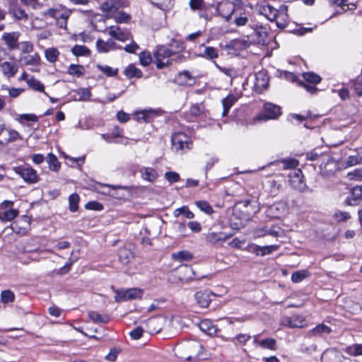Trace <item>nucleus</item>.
Listing matches in <instances>:
<instances>
[{
  "label": "nucleus",
  "mask_w": 362,
  "mask_h": 362,
  "mask_svg": "<svg viewBox=\"0 0 362 362\" xmlns=\"http://www.w3.org/2000/svg\"><path fill=\"white\" fill-rule=\"evenodd\" d=\"M153 114L152 111L143 110L137 113V120L148 122L150 121L151 115Z\"/></svg>",
  "instance_id": "obj_55"
},
{
  "label": "nucleus",
  "mask_w": 362,
  "mask_h": 362,
  "mask_svg": "<svg viewBox=\"0 0 362 362\" xmlns=\"http://www.w3.org/2000/svg\"><path fill=\"white\" fill-rule=\"evenodd\" d=\"M189 6L192 10H203L204 2L203 0H190Z\"/></svg>",
  "instance_id": "obj_56"
},
{
  "label": "nucleus",
  "mask_w": 362,
  "mask_h": 362,
  "mask_svg": "<svg viewBox=\"0 0 362 362\" xmlns=\"http://www.w3.org/2000/svg\"><path fill=\"white\" fill-rule=\"evenodd\" d=\"M47 162L49 165V168L52 171L57 172L61 168V164L59 162L57 156L52 153H48L47 156Z\"/></svg>",
  "instance_id": "obj_26"
},
{
  "label": "nucleus",
  "mask_w": 362,
  "mask_h": 362,
  "mask_svg": "<svg viewBox=\"0 0 362 362\" xmlns=\"http://www.w3.org/2000/svg\"><path fill=\"white\" fill-rule=\"evenodd\" d=\"M152 61L151 55L148 52H141L139 54V62L140 64L146 66L151 64Z\"/></svg>",
  "instance_id": "obj_49"
},
{
  "label": "nucleus",
  "mask_w": 362,
  "mask_h": 362,
  "mask_svg": "<svg viewBox=\"0 0 362 362\" xmlns=\"http://www.w3.org/2000/svg\"><path fill=\"white\" fill-rule=\"evenodd\" d=\"M1 66L4 74L8 78L13 76L18 69L17 65L9 62H4Z\"/></svg>",
  "instance_id": "obj_21"
},
{
  "label": "nucleus",
  "mask_w": 362,
  "mask_h": 362,
  "mask_svg": "<svg viewBox=\"0 0 362 362\" xmlns=\"http://www.w3.org/2000/svg\"><path fill=\"white\" fill-rule=\"evenodd\" d=\"M303 77L305 81L314 85H317L321 81V78L320 77V76L313 72L303 73Z\"/></svg>",
  "instance_id": "obj_40"
},
{
  "label": "nucleus",
  "mask_w": 362,
  "mask_h": 362,
  "mask_svg": "<svg viewBox=\"0 0 362 362\" xmlns=\"http://www.w3.org/2000/svg\"><path fill=\"white\" fill-rule=\"evenodd\" d=\"M8 138L5 139L4 141H0L1 144H6L8 143H11V142H13L17 140H19V139H22V137L20 135V134L16 130L8 129Z\"/></svg>",
  "instance_id": "obj_41"
},
{
  "label": "nucleus",
  "mask_w": 362,
  "mask_h": 362,
  "mask_svg": "<svg viewBox=\"0 0 362 362\" xmlns=\"http://www.w3.org/2000/svg\"><path fill=\"white\" fill-rule=\"evenodd\" d=\"M278 247L276 245H267V246H256L255 252L257 255L260 254L262 256L270 254L273 251L276 250Z\"/></svg>",
  "instance_id": "obj_39"
},
{
  "label": "nucleus",
  "mask_w": 362,
  "mask_h": 362,
  "mask_svg": "<svg viewBox=\"0 0 362 362\" xmlns=\"http://www.w3.org/2000/svg\"><path fill=\"white\" fill-rule=\"evenodd\" d=\"M200 56L207 59H216L218 57V50L213 47H204V51Z\"/></svg>",
  "instance_id": "obj_28"
},
{
  "label": "nucleus",
  "mask_w": 362,
  "mask_h": 362,
  "mask_svg": "<svg viewBox=\"0 0 362 362\" xmlns=\"http://www.w3.org/2000/svg\"><path fill=\"white\" fill-rule=\"evenodd\" d=\"M88 315L89 318L94 322L107 323L109 321L108 316L101 315L95 311H90Z\"/></svg>",
  "instance_id": "obj_37"
},
{
  "label": "nucleus",
  "mask_w": 362,
  "mask_h": 362,
  "mask_svg": "<svg viewBox=\"0 0 362 362\" xmlns=\"http://www.w3.org/2000/svg\"><path fill=\"white\" fill-rule=\"evenodd\" d=\"M68 74L76 77H81L85 73V68L79 64H71L67 71Z\"/></svg>",
  "instance_id": "obj_31"
},
{
  "label": "nucleus",
  "mask_w": 362,
  "mask_h": 362,
  "mask_svg": "<svg viewBox=\"0 0 362 362\" xmlns=\"http://www.w3.org/2000/svg\"><path fill=\"white\" fill-rule=\"evenodd\" d=\"M21 62L24 65H36L40 61V57L37 54L33 55H26L21 59Z\"/></svg>",
  "instance_id": "obj_34"
},
{
  "label": "nucleus",
  "mask_w": 362,
  "mask_h": 362,
  "mask_svg": "<svg viewBox=\"0 0 362 362\" xmlns=\"http://www.w3.org/2000/svg\"><path fill=\"white\" fill-rule=\"evenodd\" d=\"M45 53L46 59L51 63L55 62L59 54V52L56 48L47 49Z\"/></svg>",
  "instance_id": "obj_42"
},
{
  "label": "nucleus",
  "mask_w": 362,
  "mask_h": 362,
  "mask_svg": "<svg viewBox=\"0 0 362 362\" xmlns=\"http://www.w3.org/2000/svg\"><path fill=\"white\" fill-rule=\"evenodd\" d=\"M334 217L337 221H345L351 218L349 212L337 211L334 214Z\"/></svg>",
  "instance_id": "obj_57"
},
{
  "label": "nucleus",
  "mask_w": 362,
  "mask_h": 362,
  "mask_svg": "<svg viewBox=\"0 0 362 362\" xmlns=\"http://www.w3.org/2000/svg\"><path fill=\"white\" fill-rule=\"evenodd\" d=\"M97 68L105 74L107 76L112 77L115 76L118 74V69L109 66L107 65L98 64Z\"/></svg>",
  "instance_id": "obj_35"
},
{
  "label": "nucleus",
  "mask_w": 362,
  "mask_h": 362,
  "mask_svg": "<svg viewBox=\"0 0 362 362\" xmlns=\"http://www.w3.org/2000/svg\"><path fill=\"white\" fill-rule=\"evenodd\" d=\"M15 298V295L11 290L3 291L1 293V300L4 303L13 302Z\"/></svg>",
  "instance_id": "obj_47"
},
{
  "label": "nucleus",
  "mask_w": 362,
  "mask_h": 362,
  "mask_svg": "<svg viewBox=\"0 0 362 362\" xmlns=\"http://www.w3.org/2000/svg\"><path fill=\"white\" fill-rule=\"evenodd\" d=\"M201 331L205 334L212 336L217 332L216 327L209 320H204L199 325Z\"/></svg>",
  "instance_id": "obj_20"
},
{
  "label": "nucleus",
  "mask_w": 362,
  "mask_h": 362,
  "mask_svg": "<svg viewBox=\"0 0 362 362\" xmlns=\"http://www.w3.org/2000/svg\"><path fill=\"white\" fill-rule=\"evenodd\" d=\"M214 293L209 291H200L194 293V298L197 305L201 308H207L211 302V296Z\"/></svg>",
  "instance_id": "obj_15"
},
{
  "label": "nucleus",
  "mask_w": 362,
  "mask_h": 362,
  "mask_svg": "<svg viewBox=\"0 0 362 362\" xmlns=\"http://www.w3.org/2000/svg\"><path fill=\"white\" fill-rule=\"evenodd\" d=\"M181 214H182L185 218L188 219H191L194 217V214L191 211H189L188 206H187L177 208L173 211V216L175 217H178Z\"/></svg>",
  "instance_id": "obj_33"
},
{
  "label": "nucleus",
  "mask_w": 362,
  "mask_h": 362,
  "mask_svg": "<svg viewBox=\"0 0 362 362\" xmlns=\"http://www.w3.org/2000/svg\"><path fill=\"white\" fill-rule=\"evenodd\" d=\"M362 163V156L358 154L350 156L348 157L346 160V165L348 166H353Z\"/></svg>",
  "instance_id": "obj_52"
},
{
  "label": "nucleus",
  "mask_w": 362,
  "mask_h": 362,
  "mask_svg": "<svg viewBox=\"0 0 362 362\" xmlns=\"http://www.w3.org/2000/svg\"><path fill=\"white\" fill-rule=\"evenodd\" d=\"M261 13L271 21L277 18L286 17V13L284 10L278 11L270 5L263 6Z\"/></svg>",
  "instance_id": "obj_16"
},
{
  "label": "nucleus",
  "mask_w": 362,
  "mask_h": 362,
  "mask_svg": "<svg viewBox=\"0 0 362 362\" xmlns=\"http://www.w3.org/2000/svg\"><path fill=\"white\" fill-rule=\"evenodd\" d=\"M8 13L17 20H28V16L25 11L21 7H11L8 8Z\"/></svg>",
  "instance_id": "obj_27"
},
{
  "label": "nucleus",
  "mask_w": 362,
  "mask_h": 362,
  "mask_svg": "<svg viewBox=\"0 0 362 362\" xmlns=\"http://www.w3.org/2000/svg\"><path fill=\"white\" fill-rule=\"evenodd\" d=\"M172 257L174 259L182 262L191 260L193 257L192 255L186 250L179 251L176 253H173Z\"/></svg>",
  "instance_id": "obj_36"
},
{
  "label": "nucleus",
  "mask_w": 362,
  "mask_h": 362,
  "mask_svg": "<svg viewBox=\"0 0 362 362\" xmlns=\"http://www.w3.org/2000/svg\"><path fill=\"white\" fill-rule=\"evenodd\" d=\"M144 329L143 327H137L130 332V336L133 339H139L142 337Z\"/></svg>",
  "instance_id": "obj_62"
},
{
  "label": "nucleus",
  "mask_w": 362,
  "mask_h": 362,
  "mask_svg": "<svg viewBox=\"0 0 362 362\" xmlns=\"http://www.w3.org/2000/svg\"><path fill=\"white\" fill-rule=\"evenodd\" d=\"M110 36L117 40L124 42L132 39V35L127 29H122L118 25H112L107 28Z\"/></svg>",
  "instance_id": "obj_7"
},
{
  "label": "nucleus",
  "mask_w": 362,
  "mask_h": 362,
  "mask_svg": "<svg viewBox=\"0 0 362 362\" xmlns=\"http://www.w3.org/2000/svg\"><path fill=\"white\" fill-rule=\"evenodd\" d=\"M77 93L79 96V100H85L90 97V92L88 88H80Z\"/></svg>",
  "instance_id": "obj_64"
},
{
  "label": "nucleus",
  "mask_w": 362,
  "mask_h": 362,
  "mask_svg": "<svg viewBox=\"0 0 362 362\" xmlns=\"http://www.w3.org/2000/svg\"><path fill=\"white\" fill-rule=\"evenodd\" d=\"M196 205L199 209H200L201 211L205 212L207 214H211L214 212L212 207L207 202L199 201L196 202Z\"/></svg>",
  "instance_id": "obj_51"
},
{
  "label": "nucleus",
  "mask_w": 362,
  "mask_h": 362,
  "mask_svg": "<svg viewBox=\"0 0 362 362\" xmlns=\"http://www.w3.org/2000/svg\"><path fill=\"white\" fill-rule=\"evenodd\" d=\"M344 351L352 356H362V344H354L350 345L344 349Z\"/></svg>",
  "instance_id": "obj_29"
},
{
  "label": "nucleus",
  "mask_w": 362,
  "mask_h": 362,
  "mask_svg": "<svg viewBox=\"0 0 362 362\" xmlns=\"http://www.w3.org/2000/svg\"><path fill=\"white\" fill-rule=\"evenodd\" d=\"M131 255V252L125 248L121 249L119 252V259L124 263L128 262L129 258Z\"/></svg>",
  "instance_id": "obj_59"
},
{
  "label": "nucleus",
  "mask_w": 362,
  "mask_h": 362,
  "mask_svg": "<svg viewBox=\"0 0 362 362\" xmlns=\"http://www.w3.org/2000/svg\"><path fill=\"white\" fill-rule=\"evenodd\" d=\"M202 345L197 341H190L177 346L175 349V355L181 358L190 361L197 357L202 352Z\"/></svg>",
  "instance_id": "obj_2"
},
{
  "label": "nucleus",
  "mask_w": 362,
  "mask_h": 362,
  "mask_svg": "<svg viewBox=\"0 0 362 362\" xmlns=\"http://www.w3.org/2000/svg\"><path fill=\"white\" fill-rule=\"evenodd\" d=\"M16 120L21 123L25 121L37 122L38 117L34 114H22L16 118Z\"/></svg>",
  "instance_id": "obj_53"
},
{
  "label": "nucleus",
  "mask_w": 362,
  "mask_h": 362,
  "mask_svg": "<svg viewBox=\"0 0 362 362\" xmlns=\"http://www.w3.org/2000/svg\"><path fill=\"white\" fill-rule=\"evenodd\" d=\"M172 144L176 151L190 149L192 148V140L185 133L178 132L172 136Z\"/></svg>",
  "instance_id": "obj_5"
},
{
  "label": "nucleus",
  "mask_w": 362,
  "mask_h": 362,
  "mask_svg": "<svg viewBox=\"0 0 362 362\" xmlns=\"http://www.w3.org/2000/svg\"><path fill=\"white\" fill-rule=\"evenodd\" d=\"M252 32L247 35L248 37H252L253 40L257 44H264L268 36V28L258 23H250Z\"/></svg>",
  "instance_id": "obj_3"
},
{
  "label": "nucleus",
  "mask_w": 362,
  "mask_h": 362,
  "mask_svg": "<svg viewBox=\"0 0 362 362\" xmlns=\"http://www.w3.org/2000/svg\"><path fill=\"white\" fill-rule=\"evenodd\" d=\"M172 55H176L185 49V44L183 41L173 40L168 45Z\"/></svg>",
  "instance_id": "obj_22"
},
{
  "label": "nucleus",
  "mask_w": 362,
  "mask_h": 362,
  "mask_svg": "<svg viewBox=\"0 0 362 362\" xmlns=\"http://www.w3.org/2000/svg\"><path fill=\"white\" fill-rule=\"evenodd\" d=\"M130 19V16L126 13L121 12L115 16V20L117 23H127Z\"/></svg>",
  "instance_id": "obj_61"
},
{
  "label": "nucleus",
  "mask_w": 362,
  "mask_h": 362,
  "mask_svg": "<svg viewBox=\"0 0 362 362\" xmlns=\"http://www.w3.org/2000/svg\"><path fill=\"white\" fill-rule=\"evenodd\" d=\"M349 180L351 181H362V168H356L346 175Z\"/></svg>",
  "instance_id": "obj_43"
},
{
  "label": "nucleus",
  "mask_w": 362,
  "mask_h": 362,
  "mask_svg": "<svg viewBox=\"0 0 362 362\" xmlns=\"http://www.w3.org/2000/svg\"><path fill=\"white\" fill-rule=\"evenodd\" d=\"M71 52L76 57L89 56L90 54V49L86 46L78 45H76L72 47Z\"/></svg>",
  "instance_id": "obj_32"
},
{
  "label": "nucleus",
  "mask_w": 362,
  "mask_h": 362,
  "mask_svg": "<svg viewBox=\"0 0 362 362\" xmlns=\"http://www.w3.org/2000/svg\"><path fill=\"white\" fill-rule=\"evenodd\" d=\"M231 236V234H228L223 231H211L206 234L205 239L208 243L212 245H220Z\"/></svg>",
  "instance_id": "obj_8"
},
{
  "label": "nucleus",
  "mask_w": 362,
  "mask_h": 362,
  "mask_svg": "<svg viewBox=\"0 0 362 362\" xmlns=\"http://www.w3.org/2000/svg\"><path fill=\"white\" fill-rule=\"evenodd\" d=\"M288 325L291 328H300L303 327L304 321L299 317L294 315L288 320Z\"/></svg>",
  "instance_id": "obj_46"
},
{
  "label": "nucleus",
  "mask_w": 362,
  "mask_h": 362,
  "mask_svg": "<svg viewBox=\"0 0 362 362\" xmlns=\"http://www.w3.org/2000/svg\"><path fill=\"white\" fill-rule=\"evenodd\" d=\"M165 178L170 182L173 183L180 180V175L176 172L169 171L165 173Z\"/></svg>",
  "instance_id": "obj_54"
},
{
  "label": "nucleus",
  "mask_w": 362,
  "mask_h": 362,
  "mask_svg": "<svg viewBox=\"0 0 362 362\" xmlns=\"http://www.w3.org/2000/svg\"><path fill=\"white\" fill-rule=\"evenodd\" d=\"M18 214V211L14 209H10L4 213L0 214V219L3 221H12L16 218Z\"/></svg>",
  "instance_id": "obj_48"
},
{
  "label": "nucleus",
  "mask_w": 362,
  "mask_h": 362,
  "mask_svg": "<svg viewBox=\"0 0 362 362\" xmlns=\"http://www.w3.org/2000/svg\"><path fill=\"white\" fill-rule=\"evenodd\" d=\"M86 209L95 211H101L103 209V206L98 202H89L86 204Z\"/></svg>",
  "instance_id": "obj_63"
},
{
  "label": "nucleus",
  "mask_w": 362,
  "mask_h": 362,
  "mask_svg": "<svg viewBox=\"0 0 362 362\" xmlns=\"http://www.w3.org/2000/svg\"><path fill=\"white\" fill-rule=\"evenodd\" d=\"M14 171L28 183H36L38 182L39 178L36 170L30 167H16Z\"/></svg>",
  "instance_id": "obj_6"
},
{
  "label": "nucleus",
  "mask_w": 362,
  "mask_h": 362,
  "mask_svg": "<svg viewBox=\"0 0 362 362\" xmlns=\"http://www.w3.org/2000/svg\"><path fill=\"white\" fill-rule=\"evenodd\" d=\"M289 183L291 187L296 190L303 191L305 187L303 181V173L300 169H294L289 174Z\"/></svg>",
  "instance_id": "obj_9"
},
{
  "label": "nucleus",
  "mask_w": 362,
  "mask_h": 362,
  "mask_svg": "<svg viewBox=\"0 0 362 362\" xmlns=\"http://www.w3.org/2000/svg\"><path fill=\"white\" fill-rule=\"evenodd\" d=\"M96 47L99 52L103 53L117 49V44L112 40L104 41L103 40L98 39L96 42Z\"/></svg>",
  "instance_id": "obj_18"
},
{
  "label": "nucleus",
  "mask_w": 362,
  "mask_h": 362,
  "mask_svg": "<svg viewBox=\"0 0 362 362\" xmlns=\"http://www.w3.org/2000/svg\"><path fill=\"white\" fill-rule=\"evenodd\" d=\"M19 36L18 32L6 33L3 35V40L10 49H16L18 47Z\"/></svg>",
  "instance_id": "obj_19"
},
{
  "label": "nucleus",
  "mask_w": 362,
  "mask_h": 362,
  "mask_svg": "<svg viewBox=\"0 0 362 362\" xmlns=\"http://www.w3.org/2000/svg\"><path fill=\"white\" fill-rule=\"evenodd\" d=\"M236 100V96L232 94L228 95L226 98L222 100V105L223 107V110L222 112L223 116H226L228 114L230 107L234 105Z\"/></svg>",
  "instance_id": "obj_25"
},
{
  "label": "nucleus",
  "mask_w": 362,
  "mask_h": 362,
  "mask_svg": "<svg viewBox=\"0 0 362 362\" xmlns=\"http://www.w3.org/2000/svg\"><path fill=\"white\" fill-rule=\"evenodd\" d=\"M164 320L160 317H155L144 321L142 324L145 325L146 331L150 334L159 332L163 325Z\"/></svg>",
  "instance_id": "obj_11"
},
{
  "label": "nucleus",
  "mask_w": 362,
  "mask_h": 362,
  "mask_svg": "<svg viewBox=\"0 0 362 362\" xmlns=\"http://www.w3.org/2000/svg\"><path fill=\"white\" fill-rule=\"evenodd\" d=\"M259 346L263 349H268L271 350L275 349L276 340L274 339L268 338L262 340L259 342Z\"/></svg>",
  "instance_id": "obj_50"
},
{
  "label": "nucleus",
  "mask_w": 362,
  "mask_h": 362,
  "mask_svg": "<svg viewBox=\"0 0 362 362\" xmlns=\"http://www.w3.org/2000/svg\"><path fill=\"white\" fill-rule=\"evenodd\" d=\"M354 88L356 94L359 96L362 95V77L358 76L354 82Z\"/></svg>",
  "instance_id": "obj_60"
},
{
  "label": "nucleus",
  "mask_w": 362,
  "mask_h": 362,
  "mask_svg": "<svg viewBox=\"0 0 362 362\" xmlns=\"http://www.w3.org/2000/svg\"><path fill=\"white\" fill-rule=\"evenodd\" d=\"M141 173L143 179L151 182H154L158 177L156 170L152 168H143L141 170Z\"/></svg>",
  "instance_id": "obj_24"
},
{
  "label": "nucleus",
  "mask_w": 362,
  "mask_h": 362,
  "mask_svg": "<svg viewBox=\"0 0 362 362\" xmlns=\"http://www.w3.org/2000/svg\"><path fill=\"white\" fill-rule=\"evenodd\" d=\"M220 16L229 21L233 16H235L234 23L238 27L244 26L250 23H253L254 21L250 18V14L247 13H238L234 5L230 3H224L219 5L217 8Z\"/></svg>",
  "instance_id": "obj_1"
},
{
  "label": "nucleus",
  "mask_w": 362,
  "mask_h": 362,
  "mask_svg": "<svg viewBox=\"0 0 362 362\" xmlns=\"http://www.w3.org/2000/svg\"><path fill=\"white\" fill-rule=\"evenodd\" d=\"M308 274L309 273L306 270L295 272L291 275V280L294 283H298L305 279Z\"/></svg>",
  "instance_id": "obj_44"
},
{
  "label": "nucleus",
  "mask_w": 362,
  "mask_h": 362,
  "mask_svg": "<svg viewBox=\"0 0 362 362\" xmlns=\"http://www.w3.org/2000/svg\"><path fill=\"white\" fill-rule=\"evenodd\" d=\"M125 76L129 78L133 77L141 78L142 72L140 69L136 68L134 65H129L124 71Z\"/></svg>",
  "instance_id": "obj_30"
},
{
  "label": "nucleus",
  "mask_w": 362,
  "mask_h": 362,
  "mask_svg": "<svg viewBox=\"0 0 362 362\" xmlns=\"http://www.w3.org/2000/svg\"><path fill=\"white\" fill-rule=\"evenodd\" d=\"M332 329L325 324H320L309 331L308 335L310 337L320 336L322 334H329Z\"/></svg>",
  "instance_id": "obj_23"
},
{
  "label": "nucleus",
  "mask_w": 362,
  "mask_h": 362,
  "mask_svg": "<svg viewBox=\"0 0 362 362\" xmlns=\"http://www.w3.org/2000/svg\"><path fill=\"white\" fill-rule=\"evenodd\" d=\"M362 199V187H354L351 192L350 197H347L346 203L349 206H356Z\"/></svg>",
  "instance_id": "obj_17"
},
{
  "label": "nucleus",
  "mask_w": 362,
  "mask_h": 362,
  "mask_svg": "<svg viewBox=\"0 0 362 362\" xmlns=\"http://www.w3.org/2000/svg\"><path fill=\"white\" fill-rule=\"evenodd\" d=\"M265 115H260L258 119H271L277 118L281 114V107L272 103H267L264 106Z\"/></svg>",
  "instance_id": "obj_14"
},
{
  "label": "nucleus",
  "mask_w": 362,
  "mask_h": 362,
  "mask_svg": "<svg viewBox=\"0 0 362 362\" xmlns=\"http://www.w3.org/2000/svg\"><path fill=\"white\" fill-rule=\"evenodd\" d=\"M79 202V197L77 194H71L69 197V209L72 212L78 210V204Z\"/></svg>",
  "instance_id": "obj_45"
},
{
  "label": "nucleus",
  "mask_w": 362,
  "mask_h": 362,
  "mask_svg": "<svg viewBox=\"0 0 362 362\" xmlns=\"http://www.w3.org/2000/svg\"><path fill=\"white\" fill-rule=\"evenodd\" d=\"M27 83L30 88L32 89L39 91V92H45L44 90V85L37 79L34 77H31L27 80Z\"/></svg>",
  "instance_id": "obj_38"
},
{
  "label": "nucleus",
  "mask_w": 362,
  "mask_h": 362,
  "mask_svg": "<svg viewBox=\"0 0 362 362\" xmlns=\"http://www.w3.org/2000/svg\"><path fill=\"white\" fill-rule=\"evenodd\" d=\"M173 83L181 86H192L195 83V78L189 71L178 73L173 78Z\"/></svg>",
  "instance_id": "obj_13"
},
{
  "label": "nucleus",
  "mask_w": 362,
  "mask_h": 362,
  "mask_svg": "<svg viewBox=\"0 0 362 362\" xmlns=\"http://www.w3.org/2000/svg\"><path fill=\"white\" fill-rule=\"evenodd\" d=\"M154 57L156 59V67L158 69H163L166 66V64L163 62L162 60L173 57V55L168 45H160L157 47L154 52Z\"/></svg>",
  "instance_id": "obj_10"
},
{
  "label": "nucleus",
  "mask_w": 362,
  "mask_h": 362,
  "mask_svg": "<svg viewBox=\"0 0 362 362\" xmlns=\"http://www.w3.org/2000/svg\"><path fill=\"white\" fill-rule=\"evenodd\" d=\"M143 295V291L138 288H132L129 289H121L116 292L115 300L117 302L126 301L136 298H141Z\"/></svg>",
  "instance_id": "obj_4"
},
{
  "label": "nucleus",
  "mask_w": 362,
  "mask_h": 362,
  "mask_svg": "<svg viewBox=\"0 0 362 362\" xmlns=\"http://www.w3.org/2000/svg\"><path fill=\"white\" fill-rule=\"evenodd\" d=\"M124 5L123 0H107L100 5V9L107 15L115 14Z\"/></svg>",
  "instance_id": "obj_12"
},
{
  "label": "nucleus",
  "mask_w": 362,
  "mask_h": 362,
  "mask_svg": "<svg viewBox=\"0 0 362 362\" xmlns=\"http://www.w3.org/2000/svg\"><path fill=\"white\" fill-rule=\"evenodd\" d=\"M282 163L284 164V168H295L298 165V161L294 158H290L286 160H283Z\"/></svg>",
  "instance_id": "obj_58"
}]
</instances>
